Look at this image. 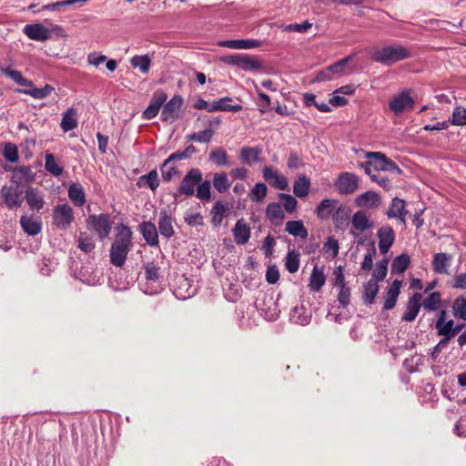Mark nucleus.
Wrapping results in <instances>:
<instances>
[{
    "mask_svg": "<svg viewBox=\"0 0 466 466\" xmlns=\"http://www.w3.org/2000/svg\"><path fill=\"white\" fill-rule=\"evenodd\" d=\"M202 202H209L211 199V185L208 180L203 178V173L199 168H190L182 178L177 188L174 198L177 196L191 197L195 195Z\"/></svg>",
    "mask_w": 466,
    "mask_h": 466,
    "instance_id": "obj_1",
    "label": "nucleus"
},
{
    "mask_svg": "<svg viewBox=\"0 0 466 466\" xmlns=\"http://www.w3.org/2000/svg\"><path fill=\"white\" fill-rule=\"evenodd\" d=\"M133 232L131 228L120 224L116 229L115 238L110 248V262L117 268H122L127 258V255L133 248Z\"/></svg>",
    "mask_w": 466,
    "mask_h": 466,
    "instance_id": "obj_2",
    "label": "nucleus"
},
{
    "mask_svg": "<svg viewBox=\"0 0 466 466\" xmlns=\"http://www.w3.org/2000/svg\"><path fill=\"white\" fill-rule=\"evenodd\" d=\"M412 57L409 47L401 45L376 46L370 51V58L387 66Z\"/></svg>",
    "mask_w": 466,
    "mask_h": 466,
    "instance_id": "obj_3",
    "label": "nucleus"
},
{
    "mask_svg": "<svg viewBox=\"0 0 466 466\" xmlns=\"http://www.w3.org/2000/svg\"><path fill=\"white\" fill-rule=\"evenodd\" d=\"M86 228L94 231L100 239H105L112 230V221L108 214H92L86 218Z\"/></svg>",
    "mask_w": 466,
    "mask_h": 466,
    "instance_id": "obj_4",
    "label": "nucleus"
},
{
    "mask_svg": "<svg viewBox=\"0 0 466 466\" xmlns=\"http://www.w3.org/2000/svg\"><path fill=\"white\" fill-rule=\"evenodd\" d=\"M221 61L245 71L259 70L262 68V64L259 61L246 54L225 56L221 57Z\"/></svg>",
    "mask_w": 466,
    "mask_h": 466,
    "instance_id": "obj_5",
    "label": "nucleus"
},
{
    "mask_svg": "<svg viewBox=\"0 0 466 466\" xmlns=\"http://www.w3.org/2000/svg\"><path fill=\"white\" fill-rule=\"evenodd\" d=\"M183 103V98L179 95H176L169 101L165 102L160 116L161 120L169 124L177 120L180 117Z\"/></svg>",
    "mask_w": 466,
    "mask_h": 466,
    "instance_id": "obj_6",
    "label": "nucleus"
},
{
    "mask_svg": "<svg viewBox=\"0 0 466 466\" xmlns=\"http://www.w3.org/2000/svg\"><path fill=\"white\" fill-rule=\"evenodd\" d=\"M74 220L73 208L68 204H59L54 208V225L60 229H66Z\"/></svg>",
    "mask_w": 466,
    "mask_h": 466,
    "instance_id": "obj_7",
    "label": "nucleus"
},
{
    "mask_svg": "<svg viewBox=\"0 0 466 466\" xmlns=\"http://www.w3.org/2000/svg\"><path fill=\"white\" fill-rule=\"evenodd\" d=\"M359 186V177L350 172L341 173L335 181V187L340 195L354 193Z\"/></svg>",
    "mask_w": 466,
    "mask_h": 466,
    "instance_id": "obj_8",
    "label": "nucleus"
},
{
    "mask_svg": "<svg viewBox=\"0 0 466 466\" xmlns=\"http://www.w3.org/2000/svg\"><path fill=\"white\" fill-rule=\"evenodd\" d=\"M415 105L414 99L410 96L409 90H404L394 96L389 103L390 109L399 115L405 110H412Z\"/></svg>",
    "mask_w": 466,
    "mask_h": 466,
    "instance_id": "obj_9",
    "label": "nucleus"
},
{
    "mask_svg": "<svg viewBox=\"0 0 466 466\" xmlns=\"http://www.w3.org/2000/svg\"><path fill=\"white\" fill-rule=\"evenodd\" d=\"M167 95L161 89L153 93L148 106L144 110L142 116L145 119H152L157 116L161 107L167 102Z\"/></svg>",
    "mask_w": 466,
    "mask_h": 466,
    "instance_id": "obj_10",
    "label": "nucleus"
},
{
    "mask_svg": "<svg viewBox=\"0 0 466 466\" xmlns=\"http://www.w3.org/2000/svg\"><path fill=\"white\" fill-rule=\"evenodd\" d=\"M352 56L344 57L334 64L325 67L323 70L318 73V81H328L332 79L334 76H341L348 63L351 60Z\"/></svg>",
    "mask_w": 466,
    "mask_h": 466,
    "instance_id": "obj_11",
    "label": "nucleus"
},
{
    "mask_svg": "<svg viewBox=\"0 0 466 466\" xmlns=\"http://www.w3.org/2000/svg\"><path fill=\"white\" fill-rule=\"evenodd\" d=\"M422 294L420 292H415L410 296L406 304V309L402 314L401 319L406 322L413 321L421 308Z\"/></svg>",
    "mask_w": 466,
    "mask_h": 466,
    "instance_id": "obj_12",
    "label": "nucleus"
},
{
    "mask_svg": "<svg viewBox=\"0 0 466 466\" xmlns=\"http://www.w3.org/2000/svg\"><path fill=\"white\" fill-rule=\"evenodd\" d=\"M24 34L30 39L35 41H46L51 37V30L42 24H28L23 29Z\"/></svg>",
    "mask_w": 466,
    "mask_h": 466,
    "instance_id": "obj_13",
    "label": "nucleus"
},
{
    "mask_svg": "<svg viewBox=\"0 0 466 466\" xmlns=\"http://www.w3.org/2000/svg\"><path fill=\"white\" fill-rule=\"evenodd\" d=\"M379 249L381 254H387L395 240V232L390 226H383L378 230Z\"/></svg>",
    "mask_w": 466,
    "mask_h": 466,
    "instance_id": "obj_14",
    "label": "nucleus"
},
{
    "mask_svg": "<svg viewBox=\"0 0 466 466\" xmlns=\"http://www.w3.org/2000/svg\"><path fill=\"white\" fill-rule=\"evenodd\" d=\"M380 196L372 190L366 191L355 198V205L361 208H376L380 205Z\"/></svg>",
    "mask_w": 466,
    "mask_h": 466,
    "instance_id": "obj_15",
    "label": "nucleus"
},
{
    "mask_svg": "<svg viewBox=\"0 0 466 466\" xmlns=\"http://www.w3.org/2000/svg\"><path fill=\"white\" fill-rule=\"evenodd\" d=\"M139 231L145 241L150 247H157L159 244L157 227L151 221H143L139 225Z\"/></svg>",
    "mask_w": 466,
    "mask_h": 466,
    "instance_id": "obj_16",
    "label": "nucleus"
},
{
    "mask_svg": "<svg viewBox=\"0 0 466 466\" xmlns=\"http://www.w3.org/2000/svg\"><path fill=\"white\" fill-rule=\"evenodd\" d=\"M234 240L238 245H245L248 242L251 230L243 218L238 219L232 229Z\"/></svg>",
    "mask_w": 466,
    "mask_h": 466,
    "instance_id": "obj_17",
    "label": "nucleus"
},
{
    "mask_svg": "<svg viewBox=\"0 0 466 466\" xmlns=\"http://www.w3.org/2000/svg\"><path fill=\"white\" fill-rule=\"evenodd\" d=\"M451 259L452 255L444 252L436 253L431 261L433 271L441 275H449L448 268L450 267Z\"/></svg>",
    "mask_w": 466,
    "mask_h": 466,
    "instance_id": "obj_18",
    "label": "nucleus"
},
{
    "mask_svg": "<svg viewBox=\"0 0 466 466\" xmlns=\"http://www.w3.org/2000/svg\"><path fill=\"white\" fill-rule=\"evenodd\" d=\"M339 200L325 198L320 201L315 209L316 216L320 220H327L335 212Z\"/></svg>",
    "mask_w": 466,
    "mask_h": 466,
    "instance_id": "obj_19",
    "label": "nucleus"
},
{
    "mask_svg": "<svg viewBox=\"0 0 466 466\" xmlns=\"http://www.w3.org/2000/svg\"><path fill=\"white\" fill-rule=\"evenodd\" d=\"M263 177L274 187L280 190L287 189L289 186L287 178L283 176L279 175L278 172L275 171L271 167H264Z\"/></svg>",
    "mask_w": 466,
    "mask_h": 466,
    "instance_id": "obj_20",
    "label": "nucleus"
},
{
    "mask_svg": "<svg viewBox=\"0 0 466 466\" xmlns=\"http://www.w3.org/2000/svg\"><path fill=\"white\" fill-rule=\"evenodd\" d=\"M401 285V280L395 279L389 287L384 299L383 310H390L396 306Z\"/></svg>",
    "mask_w": 466,
    "mask_h": 466,
    "instance_id": "obj_21",
    "label": "nucleus"
},
{
    "mask_svg": "<svg viewBox=\"0 0 466 466\" xmlns=\"http://www.w3.org/2000/svg\"><path fill=\"white\" fill-rule=\"evenodd\" d=\"M20 225L23 230L29 236H36L42 229V221L40 218H33L29 216H22Z\"/></svg>",
    "mask_w": 466,
    "mask_h": 466,
    "instance_id": "obj_22",
    "label": "nucleus"
},
{
    "mask_svg": "<svg viewBox=\"0 0 466 466\" xmlns=\"http://www.w3.org/2000/svg\"><path fill=\"white\" fill-rule=\"evenodd\" d=\"M353 228L360 232L370 229L374 226V222L370 219L365 210L355 212L351 218Z\"/></svg>",
    "mask_w": 466,
    "mask_h": 466,
    "instance_id": "obj_23",
    "label": "nucleus"
},
{
    "mask_svg": "<svg viewBox=\"0 0 466 466\" xmlns=\"http://www.w3.org/2000/svg\"><path fill=\"white\" fill-rule=\"evenodd\" d=\"M25 199L32 210L39 211L45 205L43 194L36 188H27L25 191Z\"/></svg>",
    "mask_w": 466,
    "mask_h": 466,
    "instance_id": "obj_24",
    "label": "nucleus"
},
{
    "mask_svg": "<svg viewBox=\"0 0 466 466\" xmlns=\"http://www.w3.org/2000/svg\"><path fill=\"white\" fill-rule=\"evenodd\" d=\"M262 149L259 147H244L239 152V160L241 163L252 166L258 160Z\"/></svg>",
    "mask_w": 466,
    "mask_h": 466,
    "instance_id": "obj_25",
    "label": "nucleus"
},
{
    "mask_svg": "<svg viewBox=\"0 0 466 466\" xmlns=\"http://www.w3.org/2000/svg\"><path fill=\"white\" fill-rule=\"evenodd\" d=\"M20 192L17 187H3L2 195L5 199V203L9 208H18L21 206Z\"/></svg>",
    "mask_w": 466,
    "mask_h": 466,
    "instance_id": "obj_26",
    "label": "nucleus"
},
{
    "mask_svg": "<svg viewBox=\"0 0 466 466\" xmlns=\"http://www.w3.org/2000/svg\"><path fill=\"white\" fill-rule=\"evenodd\" d=\"M158 229L160 234L167 238H172L175 234L173 218L167 211H161L159 214Z\"/></svg>",
    "mask_w": 466,
    "mask_h": 466,
    "instance_id": "obj_27",
    "label": "nucleus"
},
{
    "mask_svg": "<svg viewBox=\"0 0 466 466\" xmlns=\"http://www.w3.org/2000/svg\"><path fill=\"white\" fill-rule=\"evenodd\" d=\"M386 215L389 218H397L403 224H405L406 210H405L404 200H402L399 198H394L391 200L390 207L389 210L387 211Z\"/></svg>",
    "mask_w": 466,
    "mask_h": 466,
    "instance_id": "obj_28",
    "label": "nucleus"
},
{
    "mask_svg": "<svg viewBox=\"0 0 466 466\" xmlns=\"http://www.w3.org/2000/svg\"><path fill=\"white\" fill-rule=\"evenodd\" d=\"M351 209L345 204H339L332 214V220L336 228H342L348 224Z\"/></svg>",
    "mask_w": 466,
    "mask_h": 466,
    "instance_id": "obj_29",
    "label": "nucleus"
},
{
    "mask_svg": "<svg viewBox=\"0 0 466 466\" xmlns=\"http://www.w3.org/2000/svg\"><path fill=\"white\" fill-rule=\"evenodd\" d=\"M218 46L228 48L235 49H249L259 46V42L257 40L240 39V40H224L218 42Z\"/></svg>",
    "mask_w": 466,
    "mask_h": 466,
    "instance_id": "obj_30",
    "label": "nucleus"
},
{
    "mask_svg": "<svg viewBox=\"0 0 466 466\" xmlns=\"http://www.w3.org/2000/svg\"><path fill=\"white\" fill-rule=\"evenodd\" d=\"M229 208L222 201H217L210 210L211 222L215 227L220 226Z\"/></svg>",
    "mask_w": 466,
    "mask_h": 466,
    "instance_id": "obj_31",
    "label": "nucleus"
},
{
    "mask_svg": "<svg viewBox=\"0 0 466 466\" xmlns=\"http://www.w3.org/2000/svg\"><path fill=\"white\" fill-rule=\"evenodd\" d=\"M0 71L6 76L7 77L11 78L13 81H15L16 84L22 86H27L32 87L33 82L25 77L23 76L22 73L18 70L11 69L10 67H5L0 64Z\"/></svg>",
    "mask_w": 466,
    "mask_h": 466,
    "instance_id": "obj_32",
    "label": "nucleus"
},
{
    "mask_svg": "<svg viewBox=\"0 0 466 466\" xmlns=\"http://www.w3.org/2000/svg\"><path fill=\"white\" fill-rule=\"evenodd\" d=\"M441 292L433 291L421 300V307L428 311H436L441 309Z\"/></svg>",
    "mask_w": 466,
    "mask_h": 466,
    "instance_id": "obj_33",
    "label": "nucleus"
},
{
    "mask_svg": "<svg viewBox=\"0 0 466 466\" xmlns=\"http://www.w3.org/2000/svg\"><path fill=\"white\" fill-rule=\"evenodd\" d=\"M232 101L231 97L226 96L222 97L217 101H214L210 106V110L214 111H231V112H239L242 110V106L240 105H230L229 102Z\"/></svg>",
    "mask_w": 466,
    "mask_h": 466,
    "instance_id": "obj_34",
    "label": "nucleus"
},
{
    "mask_svg": "<svg viewBox=\"0 0 466 466\" xmlns=\"http://www.w3.org/2000/svg\"><path fill=\"white\" fill-rule=\"evenodd\" d=\"M285 230L294 236L299 237L302 239H305L309 236L308 229L305 228L303 222L301 220H291L286 223Z\"/></svg>",
    "mask_w": 466,
    "mask_h": 466,
    "instance_id": "obj_35",
    "label": "nucleus"
},
{
    "mask_svg": "<svg viewBox=\"0 0 466 466\" xmlns=\"http://www.w3.org/2000/svg\"><path fill=\"white\" fill-rule=\"evenodd\" d=\"M137 186L138 187L147 186L151 190L155 191L159 187V178L157 170H151L148 174L139 177Z\"/></svg>",
    "mask_w": 466,
    "mask_h": 466,
    "instance_id": "obj_36",
    "label": "nucleus"
},
{
    "mask_svg": "<svg viewBox=\"0 0 466 466\" xmlns=\"http://www.w3.org/2000/svg\"><path fill=\"white\" fill-rule=\"evenodd\" d=\"M325 281L326 277L323 273V270L315 266L310 274L309 288L312 291H319L324 286Z\"/></svg>",
    "mask_w": 466,
    "mask_h": 466,
    "instance_id": "obj_37",
    "label": "nucleus"
},
{
    "mask_svg": "<svg viewBox=\"0 0 466 466\" xmlns=\"http://www.w3.org/2000/svg\"><path fill=\"white\" fill-rule=\"evenodd\" d=\"M379 292V285L376 279H370L364 285V290L362 299L364 304L370 305L374 302V299Z\"/></svg>",
    "mask_w": 466,
    "mask_h": 466,
    "instance_id": "obj_38",
    "label": "nucleus"
},
{
    "mask_svg": "<svg viewBox=\"0 0 466 466\" xmlns=\"http://www.w3.org/2000/svg\"><path fill=\"white\" fill-rule=\"evenodd\" d=\"M76 116V111L73 107L68 108L63 114L60 126L64 132L71 131L77 127V120Z\"/></svg>",
    "mask_w": 466,
    "mask_h": 466,
    "instance_id": "obj_39",
    "label": "nucleus"
},
{
    "mask_svg": "<svg viewBox=\"0 0 466 466\" xmlns=\"http://www.w3.org/2000/svg\"><path fill=\"white\" fill-rule=\"evenodd\" d=\"M68 197L76 207H81L86 202V196L83 187L78 184H72L69 187Z\"/></svg>",
    "mask_w": 466,
    "mask_h": 466,
    "instance_id": "obj_40",
    "label": "nucleus"
},
{
    "mask_svg": "<svg viewBox=\"0 0 466 466\" xmlns=\"http://www.w3.org/2000/svg\"><path fill=\"white\" fill-rule=\"evenodd\" d=\"M410 264V258L408 254L403 253L396 257L391 263L392 274H402L409 268Z\"/></svg>",
    "mask_w": 466,
    "mask_h": 466,
    "instance_id": "obj_41",
    "label": "nucleus"
},
{
    "mask_svg": "<svg viewBox=\"0 0 466 466\" xmlns=\"http://www.w3.org/2000/svg\"><path fill=\"white\" fill-rule=\"evenodd\" d=\"M310 187V180L306 176H300L293 185V193L298 198L308 196Z\"/></svg>",
    "mask_w": 466,
    "mask_h": 466,
    "instance_id": "obj_42",
    "label": "nucleus"
},
{
    "mask_svg": "<svg viewBox=\"0 0 466 466\" xmlns=\"http://www.w3.org/2000/svg\"><path fill=\"white\" fill-rule=\"evenodd\" d=\"M267 217L275 224L281 222L285 218L284 211L279 203H269L266 208Z\"/></svg>",
    "mask_w": 466,
    "mask_h": 466,
    "instance_id": "obj_43",
    "label": "nucleus"
},
{
    "mask_svg": "<svg viewBox=\"0 0 466 466\" xmlns=\"http://www.w3.org/2000/svg\"><path fill=\"white\" fill-rule=\"evenodd\" d=\"M370 164L373 166V169L376 173L383 170L384 165L387 160V157L381 152H369L366 154Z\"/></svg>",
    "mask_w": 466,
    "mask_h": 466,
    "instance_id": "obj_44",
    "label": "nucleus"
},
{
    "mask_svg": "<svg viewBox=\"0 0 466 466\" xmlns=\"http://www.w3.org/2000/svg\"><path fill=\"white\" fill-rule=\"evenodd\" d=\"M213 186L218 193H225L229 189L231 182L228 180V175L225 172L215 173L213 177Z\"/></svg>",
    "mask_w": 466,
    "mask_h": 466,
    "instance_id": "obj_45",
    "label": "nucleus"
},
{
    "mask_svg": "<svg viewBox=\"0 0 466 466\" xmlns=\"http://www.w3.org/2000/svg\"><path fill=\"white\" fill-rule=\"evenodd\" d=\"M299 253L295 249L289 250L286 257L285 268L289 273H296L299 268Z\"/></svg>",
    "mask_w": 466,
    "mask_h": 466,
    "instance_id": "obj_46",
    "label": "nucleus"
},
{
    "mask_svg": "<svg viewBox=\"0 0 466 466\" xmlns=\"http://www.w3.org/2000/svg\"><path fill=\"white\" fill-rule=\"evenodd\" d=\"M45 168L53 176L59 177L63 173V167H61L56 160L55 156L48 153L45 157Z\"/></svg>",
    "mask_w": 466,
    "mask_h": 466,
    "instance_id": "obj_47",
    "label": "nucleus"
},
{
    "mask_svg": "<svg viewBox=\"0 0 466 466\" xmlns=\"http://www.w3.org/2000/svg\"><path fill=\"white\" fill-rule=\"evenodd\" d=\"M448 122L452 126H466V108L461 106H455Z\"/></svg>",
    "mask_w": 466,
    "mask_h": 466,
    "instance_id": "obj_48",
    "label": "nucleus"
},
{
    "mask_svg": "<svg viewBox=\"0 0 466 466\" xmlns=\"http://www.w3.org/2000/svg\"><path fill=\"white\" fill-rule=\"evenodd\" d=\"M130 64L133 67H138L143 74H147L150 69L151 58L148 55L135 56L131 58Z\"/></svg>",
    "mask_w": 466,
    "mask_h": 466,
    "instance_id": "obj_49",
    "label": "nucleus"
},
{
    "mask_svg": "<svg viewBox=\"0 0 466 466\" xmlns=\"http://www.w3.org/2000/svg\"><path fill=\"white\" fill-rule=\"evenodd\" d=\"M215 131L211 128H207L205 130L195 132L189 134L186 137V138L189 141H195L198 143H208L211 141Z\"/></svg>",
    "mask_w": 466,
    "mask_h": 466,
    "instance_id": "obj_50",
    "label": "nucleus"
},
{
    "mask_svg": "<svg viewBox=\"0 0 466 466\" xmlns=\"http://www.w3.org/2000/svg\"><path fill=\"white\" fill-rule=\"evenodd\" d=\"M452 313L455 318L466 320V298L459 296L452 305Z\"/></svg>",
    "mask_w": 466,
    "mask_h": 466,
    "instance_id": "obj_51",
    "label": "nucleus"
},
{
    "mask_svg": "<svg viewBox=\"0 0 466 466\" xmlns=\"http://www.w3.org/2000/svg\"><path fill=\"white\" fill-rule=\"evenodd\" d=\"M54 91V87L50 85H46L44 87H32L22 91L23 93L31 96L36 99H43L47 97Z\"/></svg>",
    "mask_w": 466,
    "mask_h": 466,
    "instance_id": "obj_52",
    "label": "nucleus"
},
{
    "mask_svg": "<svg viewBox=\"0 0 466 466\" xmlns=\"http://www.w3.org/2000/svg\"><path fill=\"white\" fill-rule=\"evenodd\" d=\"M78 248L85 253H89L96 248V243L86 232H81L77 239Z\"/></svg>",
    "mask_w": 466,
    "mask_h": 466,
    "instance_id": "obj_53",
    "label": "nucleus"
},
{
    "mask_svg": "<svg viewBox=\"0 0 466 466\" xmlns=\"http://www.w3.org/2000/svg\"><path fill=\"white\" fill-rule=\"evenodd\" d=\"M209 160L216 164L218 167L227 166L228 153L223 147H218L210 152Z\"/></svg>",
    "mask_w": 466,
    "mask_h": 466,
    "instance_id": "obj_54",
    "label": "nucleus"
},
{
    "mask_svg": "<svg viewBox=\"0 0 466 466\" xmlns=\"http://www.w3.org/2000/svg\"><path fill=\"white\" fill-rule=\"evenodd\" d=\"M279 198L284 209L288 213H293L297 210L298 201L293 196L289 194L280 193L279 195Z\"/></svg>",
    "mask_w": 466,
    "mask_h": 466,
    "instance_id": "obj_55",
    "label": "nucleus"
},
{
    "mask_svg": "<svg viewBox=\"0 0 466 466\" xmlns=\"http://www.w3.org/2000/svg\"><path fill=\"white\" fill-rule=\"evenodd\" d=\"M388 264L389 260L387 258L379 261L370 279H376V282L383 280L387 276Z\"/></svg>",
    "mask_w": 466,
    "mask_h": 466,
    "instance_id": "obj_56",
    "label": "nucleus"
},
{
    "mask_svg": "<svg viewBox=\"0 0 466 466\" xmlns=\"http://www.w3.org/2000/svg\"><path fill=\"white\" fill-rule=\"evenodd\" d=\"M85 0H64V1H58L56 3H52V4H48V5H45L42 6V9L43 10H47V11H53V12H60L62 11L64 8L71 5H74L76 3H78V2H84Z\"/></svg>",
    "mask_w": 466,
    "mask_h": 466,
    "instance_id": "obj_57",
    "label": "nucleus"
},
{
    "mask_svg": "<svg viewBox=\"0 0 466 466\" xmlns=\"http://www.w3.org/2000/svg\"><path fill=\"white\" fill-rule=\"evenodd\" d=\"M268 187L264 183H257L251 190L250 198L254 202H260L267 195Z\"/></svg>",
    "mask_w": 466,
    "mask_h": 466,
    "instance_id": "obj_58",
    "label": "nucleus"
},
{
    "mask_svg": "<svg viewBox=\"0 0 466 466\" xmlns=\"http://www.w3.org/2000/svg\"><path fill=\"white\" fill-rule=\"evenodd\" d=\"M453 328H454V321L453 319H449L447 321L442 322V325H439V327H436L438 330L439 336H443V338L451 339L453 338Z\"/></svg>",
    "mask_w": 466,
    "mask_h": 466,
    "instance_id": "obj_59",
    "label": "nucleus"
},
{
    "mask_svg": "<svg viewBox=\"0 0 466 466\" xmlns=\"http://www.w3.org/2000/svg\"><path fill=\"white\" fill-rule=\"evenodd\" d=\"M3 155L5 158L10 162H16L18 160V149L13 143H6L4 147Z\"/></svg>",
    "mask_w": 466,
    "mask_h": 466,
    "instance_id": "obj_60",
    "label": "nucleus"
},
{
    "mask_svg": "<svg viewBox=\"0 0 466 466\" xmlns=\"http://www.w3.org/2000/svg\"><path fill=\"white\" fill-rule=\"evenodd\" d=\"M160 170L162 173L163 180L166 182H170L173 179V177L180 176V171L175 166L167 167H163L162 164L160 167Z\"/></svg>",
    "mask_w": 466,
    "mask_h": 466,
    "instance_id": "obj_61",
    "label": "nucleus"
},
{
    "mask_svg": "<svg viewBox=\"0 0 466 466\" xmlns=\"http://www.w3.org/2000/svg\"><path fill=\"white\" fill-rule=\"evenodd\" d=\"M159 268L154 262H147L145 265V276L147 280L156 281L159 278Z\"/></svg>",
    "mask_w": 466,
    "mask_h": 466,
    "instance_id": "obj_62",
    "label": "nucleus"
},
{
    "mask_svg": "<svg viewBox=\"0 0 466 466\" xmlns=\"http://www.w3.org/2000/svg\"><path fill=\"white\" fill-rule=\"evenodd\" d=\"M339 242L333 237H329L324 244L323 249L326 253H330L332 258H336L339 254Z\"/></svg>",
    "mask_w": 466,
    "mask_h": 466,
    "instance_id": "obj_63",
    "label": "nucleus"
},
{
    "mask_svg": "<svg viewBox=\"0 0 466 466\" xmlns=\"http://www.w3.org/2000/svg\"><path fill=\"white\" fill-rule=\"evenodd\" d=\"M376 254V248L373 246L364 256L361 263V268L365 271H370L373 266V256Z\"/></svg>",
    "mask_w": 466,
    "mask_h": 466,
    "instance_id": "obj_64",
    "label": "nucleus"
}]
</instances>
